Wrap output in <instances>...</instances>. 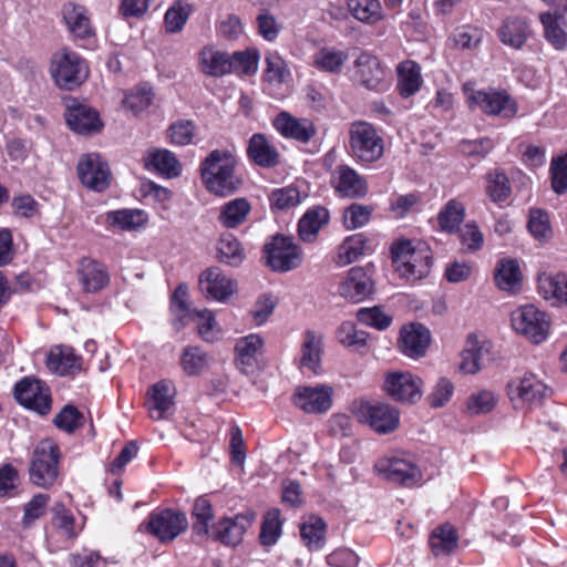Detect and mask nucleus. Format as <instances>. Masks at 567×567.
<instances>
[{"instance_id":"39448f33","label":"nucleus","mask_w":567,"mask_h":567,"mask_svg":"<svg viewBox=\"0 0 567 567\" xmlns=\"http://www.w3.org/2000/svg\"><path fill=\"white\" fill-rule=\"evenodd\" d=\"M350 154L362 163H373L384 153V142L373 125L357 121L349 128Z\"/></svg>"},{"instance_id":"f03ea898","label":"nucleus","mask_w":567,"mask_h":567,"mask_svg":"<svg viewBox=\"0 0 567 567\" xmlns=\"http://www.w3.org/2000/svg\"><path fill=\"white\" fill-rule=\"evenodd\" d=\"M236 161L229 151L214 150L200 165L206 188L218 196L233 194L240 179L235 175Z\"/></svg>"},{"instance_id":"f704fd0d","label":"nucleus","mask_w":567,"mask_h":567,"mask_svg":"<svg viewBox=\"0 0 567 567\" xmlns=\"http://www.w3.org/2000/svg\"><path fill=\"white\" fill-rule=\"evenodd\" d=\"M349 60L347 51L336 47H322L312 55V66L321 72L339 74Z\"/></svg>"},{"instance_id":"0eeeda50","label":"nucleus","mask_w":567,"mask_h":567,"mask_svg":"<svg viewBox=\"0 0 567 567\" xmlns=\"http://www.w3.org/2000/svg\"><path fill=\"white\" fill-rule=\"evenodd\" d=\"M513 329L538 344L545 341L549 332L547 315L534 305H525L515 309L511 315Z\"/></svg>"},{"instance_id":"0e129e2a","label":"nucleus","mask_w":567,"mask_h":567,"mask_svg":"<svg viewBox=\"0 0 567 567\" xmlns=\"http://www.w3.org/2000/svg\"><path fill=\"white\" fill-rule=\"evenodd\" d=\"M83 422V414L74 405H65L54 417L55 426L66 433H73Z\"/></svg>"},{"instance_id":"f8f14e48","label":"nucleus","mask_w":567,"mask_h":567,"mask_svg":"<svg viewBox=\"0 0 567 567\" xmlns=\"http://www.w3.org/2000/svg\"><path fill=\"white\" fill-rule=\"evenodd\" d=\"M187 527L186 515L173 509L152 513L146 523V530L163 543L172 542Z\"/></svg>"},{"instance_id":"6e6552de","label":"nucleus","mask_w":567,"mask_h":567,"mask_svg":"<svg viewBox=\"0 0 567 567\" xmlns=\"http://www.w3.org/2000/svg\"><path fill=\"white\" fill-rule=\"evenodd\" d=\"M61 21L64 24L73 42H82V45L91 42L96 37L90 10L75 1H65L60 9Z\"/></svg>"},{"instance_id":"58836bf2","label":"nucleus","mask_w":567,"mask_h":567,"mask_svg":"<svg viewBox=\"0 0 567 567\" xmlns=\"http://www.w3.org/2000/svg\"><path fill=\"white\" fill-rule=\"evenodd\" d=\"M529 28L524 19L511 17L498 29V38L505 45L520 49L529 37Z\"/></svg>"},{"instance_id":"a18cd8bd","label":"nucleus","mask_w":567,"mask_h":567,"mask_svg":"<svg viewBox=\"0 0 567 567\" xmlns=\"http://www.w3.org/2000/svg\"><path fill=\"white\" fill-rule=\"evenodd\" d=\"M193 4L184 0L174 1L164 14V27L167 33L175 34L182 32L186 25Z\"/></svg>"},{"instance_id":"7ed1b4c3","label":"nucleus","mask_w":567,"mask_h":567,"mask_svg":"<svg viewBox=\"0 0 567 567\" xmlns=\"http://www.w3.org/2000/svg\"><path fill=\"white\" fill-rule=\"evenodd\" d=\"M60 458V447L53 440L40 441L33 450L30 463L29 475L32 484L42 488L51 487L59 477Z\"/></svg>"},{"instance_id":"423d86ee","label":"nucleus","mask_w":567,"mask_h":567,"mask_svg":"<svg viewBox=\"0 0 567 567\" xmlns=\"http://www.w3.org/2000/svg\"><path fill=\"white\" fill-rule=\"evenodd\" d=\"M351 412L359 422L368 424L378 434L394 432L400 424V412L384 402L355 401Z\"/></svg>"},{"instance_id":"2eb2a0df","label":"nucleus","mask_w":567,"mask_h":567,"mask_svg":"<svg viewBox=\"0 0 567 567\" xmlns=\"http://www.w3.org/2000/svg\"><path fill=\"white\" fill-rule=\"evenodd\" d=\"M14 396L21 405L41 415L51 410L49 388L40 380L23 378L16 384Z\"/></svg>"},{"instance_id":"4468645a","label":"nucleus","mask_w":567,"mask_h":567,"mask_svg":"<svg viewBox=\"0 0 567 567\" xmlns=\"http://www.w3.org/2000/svg\"><path fill=\"white\" fill-rule=\"evenodd\" d=\"M384 390L395 401L414 403L422 396L423 381L409 371H392L385 375Z\"/></svg>"},{"instance_id":"4be33fe9","label":"nucleus","mask_w":567,"mask_h":567,"mask_svg":"<svg viewBox=\"0 0 567 567\" xmlns=\"http://www.w3.org/2000/svg\"><path fill=\"white\" fill-rule=\"evenodd\" d=\"M229 52L207 44L198 52V70L206 76L223 78L231 74Z\"/></svg>"},{"instance_id":"e433bc0d","label":"nucleus","mask_w":567,"mask_h":567,"mask_svg":"<svg viewBox=\"0 0 567 567\" xmlns=\"http://www.w3.org/2000/svg\"><path fill=\"white\" fill-rule=\"evenodd\" d=\"M396 72V87L401 96L410 97L421 89L423 80L421 75V66L416 62L405 60L399 63Z\"/></svg>"},{"instance_id":"a211bd4d","label":"nucleus","mask_w":567,"mask_h":567,"mask_svg":"<svg viewBox=\"0 0 567 567\" xmlns=\"http://www.w3.org/2000/svg\"><path fill=\"white\" fill-rule=\"evenodd\" d=\"M176 390L168 380L156 382L148 390L147 408L150 416L155 421L168 419L174 413Z\"/></svg>"},{"instance_id":"4d7b16f0","label":"nucleus","mask_w":567,"mask_h":567,"mask_svg":"<svg viewBox=\"0 0 567 567\" xmlns=\"http://www.w3.org/2000/svg\"><path fill=\"white\" fill-rule=\"evenodd\" d=\"M181 365L187 375H199L208 367V355L199 347H186L181 357Z\"/></svg>"},{"instance_id":"412c9836","label":"nucleus","mask_w":567,"mask_h":567,"mask_svg":"<svg viewBox=\"0 0 567 567\" xmlns=\"http://www.w3.org/2000/svg\"><path fill=\"white\" fill-rule=\"evenodd\" d=\"M339 295L352 301L360 302L373 292L371 276L362 267H353L339 285Z\"/></svg>"},{"instance_id":"052dcab7","label":"nucleus","mask_w":567,"mask_h":567,"mask_svg":"<svg viewBox=\"0 0 567 567\" xmlns=\"http://www.w3.org/2000/svg\"><path fill=\"white\" fill-rule=\"evenodd\" d=\"M281 535V520L279 509H271L266 513L261 524L260 543L264 546H272Z\"/></svg>"},{"instance_id":"72a5a7b5","label":"nucleus","mask_w":567,"mask_h":567,"mask_svg":"<svg viewBox=\"0 0 567 567\" xmlns=\"http://www.w3.org/2000/svg\"><path fill=\"white\" fill-rule=\"evenodd\" d=\"M538 292L553 306L567 305V274L539 276Z\"/></svg>"},{"instance_id":"a19ab883","label":"nucleus","mask_w":567,"mask_h":567,"mask_svg":"<svg viewBox=\"0 0 567 567\" xmlns=\"http://www.w3.org/2000/svg\"><path fill=\"white\" fill-rule=\"evenodd\" d=\"M540 22L544 27L546 40L557 50H564L567 47V32L565 30L566 19L561 14H551L549 12L540 14Z\"/></svg>"},{"instance_id":"603ef678","label":"nucleus","mask_w":567,"mask_h":567,"mask_svg":"<svg viewBox=\"0 0 567 567\" xmlns=\"http://www.w3.org/2000/svg\"><path fill=\"white\" fill-rule=\"evenodd\" d=\"M486 194L496 204L508 199L512 193L507 175L499 169H494L486 175Z\"/></svg>"},{"instance_id":"b1692460","label":"nucleus","mask_w":567,"mask_h":567,"mask_svg":"<svg viewBox=\"0 0 567 567\" xmlns=\"http://www.w3.org/2000/svg\"><path fill=\"white\" fill-rule=\"evenodd\" d=\"M430 342V330L421 323H412L403 327L401 330L400 349L410 358L424 355Z\"/></svg>"},{"instance_id":"37998d69","label":"nucleus","mask_w":567,"mask_h":567,"mask_svg":"<svg viewBox=\"0 0 567 567\" xmlns=\"http://www.w3.org/2000/svg\"><path fill=\"white\" fill-rule=\"evenodd\" d=\"M458 537L456 529L444 524L433 529L430 536V547L435 556L450 555L457 547Z\"/></svg>"},{"instance_id":"1a4fd4ad","label":"nucleus","mask_w":567,"mask_h":567,"mask_svg":"<svg viewBox=\"0 0 567 567\" xmlns=\"http://www.w3.org/2000/svg\"><path fill=\"white\" fill-rule=\"evenodd\" d=\"M375 472L385 480L403 485H413L422 477L419 466L406 454L384 456L377 461Z\"/></svg>"},{"instance_id":"338daca9","label":"nucleus","mask_w":567,"mask_h":567,"mask_svg":"<svg viewBox=\"0 0 567 567\" xmlns=\"http://www.w3.org/2000/svg\"><path fill=\"white\" fill-rule=\"evenodd\" d=\"M372 208L369 206L352 204L343 213V224L347 229H357L370 220Z\"/></svg>"},{"instance_id":"6ab92c4d","label":"nucleus","mask_w":567,"mask_h":567,"mask_svg":"<svg viewBox=\"0 0 567 567\" xmlns=\"http://www.w3.org/2000/svg\"><path fill=\"white\" fill-rule=\"evenodd\" d=\"M202 293L216 301H225L236 292V282L227 277L219 268L212 267L202 272L199 277Z\"/></svg>"},{"instance_id":"79ce46f5","label":"nucleus","mask_w":567,"mask_h":567,"mask_svg":"<svg viewBox=\"0 0 567 567\" xmlns=\"http://www.w3.org/2000/svg\"><path fill=\"white\" fill-rule=\"evenodd\" d=\"M250 209L246 198L231 199L220 207L218 221L226 228H236L246 220Z\"/></svg>"},{"instance_id":"c9c22d12","label":"nucleus","mask_w":567,"mask_h":567,"mask_svg":"<svg viewBox=\"0 0 567 567\" xmlns=\"http://www.w3.org/2000/svg\"><path fill=\"white\" fill-rule=\"evenodd\" d=\"M522 271L515 259H501L494 270L496 286L507 292H517L522 286Z\"/></svg>"},{"instance_id":"8fccbe9b","label":"nucleus","mask_w":567,"mask_h":567,"mask_svg":"<svg viewBox=\"0 0 567 567\" xmlns=\"http://www.w3.org/2000/svg\"><path fill=\"white\" fill-rule=\"evenodd\" d=\"M265 63L264 79L269 84L279 85L290 80L291 72L286 61L277 52H269L265 56Z\"/></svg>"},{"instance_id":"680f3d73","label":"nucleus","mask_w":567,"mask_h":567,"mask_svg":"<svg viewBox=\"0 0 567 567\" xmlns=\"http://www.w3.org/2000/svg\"><path fill=\"white\" fill-rule=\"evenodd\" d=\"M483 31L472 27H461L450 37L453 45L462 50L476 49L482 42Z\"/></svg>"},{"instance_id":"393cba45","label":"nucleus","mask_w":567,"mask_h":567,"mask_svg":"<svg viewBox=\"0 0 567 567\" xmlns=\"http://www.w3.org/2000/svg\"><path fill=\"white\" fill-rule=\"evenodd\" d=\"M276 130L285 137L308 143L316 134L313 123L306 118H296L287 112H281L274 121Z\"/></svg>"},{"instance_id":"774afa93","label":"nucleus","mask_w":567,"mask_h":567,"mask_svg":"<svg viewBox=\"0 0 567 567\" xmlns=\"http://www.w3.org/2000/svg\"><path fill=\"white\" fill-rule=\"evenodd\" d=\"M529 233L538 240L547 239L551 233L548 215L542 209H532L528 220Z\"/></svg>"},{"instance_id":"bb28decb","label":"nucleus","mask_w":567,"mask_h":567,"mask_svg":"<svg viewBox=\"0 0 567 567\" xmlns=\"http://www.w3.org/2000/svg\"><path fill=\"white\" fill-rule=\"evenodd\" d=\"M143 161L148 171H154L166 178L178 177L182 173V164L168 150L151 148L145 152Z\"/></svg>"},{"instance_id":"aec40b11","label":"nucleus","mask_w":567,"mask_h":567,"mask_svg":"<svg viewBox=\"0 0 567 567\" xmlns=\"http://www.w3.org/2000/svg\"><path fill=\"white\" fill-rule=\"evenodd\" d=\"M331 185L342 197L361 198L368 193L365 179L348 165H338L334 168Z\"/></svg>"},{"instance_id":"2f4dec72","label":"nucleus","mask_w":567,"mask_h":567,"mask_svg":"<svg viewBox=\"0 0 567 567\" xmlns=\"http://www.w3.org/2000/svg\"><path fill=\"white\" fill-rule=\"evenodd\" d=\"M463 92L468 104L476 106H514L511 95L504 89H489L476 91L474 83L463 85Z\"/></svg>"},{"instance_id":"09e8293b","label":"nucleus","mask_w":567,"mask_h":567,"mask_svg":"<svg viewBox=\"0 0 567 567\" xmlns=\"http://www.w3.org/2000/svg\"><path fill=\"white\" fill-rule=\"evenodd\" d=\"M487 350L480 344L474 336H470L466 341V348L462 352L460 369L466 374H474L481 370L482 360Z\"/></svg>"},{"instance_id":"5701e85b","label":"nucleus","mask_w":567,"mask_h":567,"mask_svg":"<svg viewBox=\"0 0 567 567\" xmlns=\"http://www.w3.org/2000/svg\"><path fill=\"white\" fill-rule=\"evenodd\" d=\"M254 515L239 514L220 519L214 528V538L227 546L238 545L246 530L252 525Z\"/></svg>"},{"instance_id":"4c0bfd02","label":"nucleus","mask_w":567,"mask_h":567,"mask_svg":"<svg viewBox=\"0 0 567 567\" xmlns=\"http://www.w3.org/2000/svg\"><path fill=\"white\" fill-rule=\"evenodd\" d=\"M329 212L323 206L308 209L298 223V233L303 241H313L320 229L329 221Z\"/></svg>"},{"instance_id":"20e7f679","label":"nucleus","mask_w":567,"mask_h":567,"mask_svg":"<svg viewBox=\"0 0 567 567\" xmlns=\"http://www.w3.org/2000/svg\"><path fill=\"white\" fill-rule=\"evenodd\" d=\"M89 73L86 61L66 48L52 58L51 75L60 89L72 91L79 87L86 81Z\"/></svg>"},{"instance_id":"f3484780","label":"nucleus","mask_w":567,"mask_h":567,"mask_svg":"<svg viewBox=\"0 0 567 567\" xmlns=\"http://www.w3.org/2000/svg\"><path fill=\"white\" fill-rule=\"evenodd\" d=\"M355 79L372 91H383L386 89L385 71L377 56L362 52L354 61Z\"/></svg>"},{"instance_id":"7c9ffc66","label":"nucleus","mask_w":567,"mask_h":567,"mask_svg":"<svg viewBox=\"0 0 567 567\" xmlns=\"http://www.w3.org/2000/svg\"><path fill=\"white\" fill-rule=\"evenodd\" d=\"M322 334L307 330L301 344L300 368L318 375L321 373Z\"/></svg>"},{"instance_id":"473e14b6","label":"nucleus","mask_w":567,"mask_h":567,"mask_svg":"<svg viewBox=\"0 0 567 567\" xmlns=\"http://www.w3.org/2000/svg\"><path fill=\"white\" fill-rule=\"evenodd\" d=\"M264 340L259 334L251 333L240 338L235 346L236 365L245 373L252 368L261 354Z\"/></svg>"},{"instance_id":"a878e982","label":"nucleus","mask_w":567,"mask_h":567,"mask_svg":"<svg viewBox=\"0 0 567 567\" xmlns=\"http://www.w3.org/2000/svg\"><path fill=\"white\" fill-rule=\"evenodd\" d=\"M373 251L372 241L363 234L358 233L348 236L338 247L334 261L338 266L344 267L364 255Z\"/></svg>"},{"instance_id":"ddd939ff","label":"nucleus","mask_w":567,"mask_h":567,"mask_svg":"<svg viewBox=\"0 0 567 567\" xmlns=\"http://www.w3.org/2000/svg\"><path fill=\"white\" fill-rule=\"evenodd\" d=\"M547 391L546 384L534 373H525L507 383V395L514 404L538 405Z\"/></svg>"},{"instance_id":"e2e57ef3","label":"nucleus","mask_w":567,"mask_h":567,"mask_svg":"<svg viewBox=\"0 0 567 567\" xmlns=\"http://www.w3.org/2000/svg\"><path fill=\"white\" fill-rule=\"evenodd\" d=\"M551 187L558 195L567 193V152L550 162Z\"/></svg>"},{"instance_id":"c85d7f7f","label":"nucleus","mask_w":567,"mask_h":567,"mask_svg":"<svg viewBox=\"0 0 567 567\" xmlns=\"http://www.w3.org/2000/svg\"><path fill=\"white\" fill-rule=\"evenodd\" d=\"M248 158L256 165L272 168L279 164V152L261 133H255L248 141Z\"/></svg>"},{"instance_id":"69168bd1","label":"nucleus","mask_w":567,"mask_h":567,"mask_svg":"<svg viewBox=\"0 0 567 567\" xmlns=\"http://www.w3.org/2000/svg\"><path fill=\"white\" fill-rule=\"evenodd\" d=\"M154 99L153 87L148 83H141L124 94L123 106H150Z\"/></svg>"},{"instance_id":"c03bdc74","label":"nucleus","mask_w":567,"mask_h":567,"mask_svg":"<svg viewBox=\"0 0 567 567\" xmlns=\"http://www.w3.org/2000/svg\"><path fill=\"white\" fill-rule=\"evenodd\" d=\"M107 223L121 230H135L147 221V214L142 209H118L106 214Z\"/></svg>"},{"instance_id":"c756f323","label":"nucleus","mask_w":567,"mask_h":567,"mask_svg":"<svg viewBox=\"0 0 567 567\" xmlns=\"http://www.w3.org/2000/svg\"><path fill=\"white\" fill-rule=\"evenodd\" d=\"M78 278L83 290L89 293L103 289L110 282V277L104 266L90 258H83L80 261Z\"/></svg>"},{"instance_id":"49530a36","label":"nucleus","mask_w":567,"mask_h":567,"mask_svg":"<svg viewBox=\"0 0 567 567\" xmlns=\"http://www.w3.org/2000/svg\"><path fill=\"white\" fill-rule=\"evenodd\" d=\"M326 523L318 516H311L300 526V535L305 545L310 550H319L323 547L326 538Z\"/></svg>"},{"instance_id":"13d9d810","label":"nucleus","mask_w":567,"mask_h":567,"mask_svg":"<svg viewBox=\"0 0 567 567\" xmlns=\"http://www.w3.org/2000/svg\"><path fill=\"white\" fill-rule=\"evenodd\" d=\"M270 207L277 210H287L302 202V194L298 187L289 185L274 189L269 195Z\"/></svg>"},{"instance_id":"864d4df0","label":"nucleus","mask_w":567,"mask_h":567,"mask_svg":"<svg viewBox=\"0 0 567 567\" xmlns=\"http://www.w3.org/2000/svg\"><path fill=\"white\" fill-rule=\"evenodd\" d=\"M499 400L498 393L489 389H480L471 393L466 401V411L471 415L486 414L494 410Z\"/></svg>"},{"instance_id":"dca6fc26","label":"nucleus","mask_w":567,"mask_h":567,"mask_svg":"<svg viewBox=\"0 0 567 567\" xmlns=\"http://www.w3.org/2000/svg\"><path fill=\"white\" fill-rule=\"evenodd\" d=\"M333 389L327 384L299 386L293 395V403L306 413H323L332 405Z\"/></svg>"},{"instance_id":"9b49d317","label":"nucleus","mask_w":567,"mask_h":567,"mask_svg":"<svg viewBox=\"0 0 567 567\" xmlns=\"http://www.w3.org/2000/svg\"><path fill=\"white\" fill-rule=\"evenodd\" d=\"M268 266L280 272H286L299 267L302 254L291 237L277 235L271 243L265 246Z\"/></svg>"},{"instance_id":"ea45409f","label":"nucleus","mask_w":567,"mask_h":567,"mask_svg":"<svg viewBox=\"0 0 567 567\" xmlns=\"http://www.w3.org/2000/svg\"><path fill=\"white\" fill-rule=\"evenodd\" d=\"M47 365L52 372L65 375L80 368V358L75 355L72 348L56 346L49 352Z\"/></svg>"},{"instance_id":"5fc2aeb1","label":"nucleus","mask_w":567,"mask_h":567,"mask_svg":"<svg viewBox=\"0 0 567 567\" xmlns=\"http://www.w3.org/2000/svg\"><path fill=\"white\" fill-rule=\"evenodd\" d=\"M352 16L364 23H377L382 19V8L379 0H347Z\"/></svg>"},{"instance_id":"3c124183","label":"nucleus","mask_w":567,"mask_h":567,"mask_svg":"<svg viewBox=\"0 0 567 567\" xmlns=\"http://www.w3.org/2000/svg\"><path fill=\"white\" fill-rule=\"evenodd\" d=\"M218 258L229 266H239L244 258V249L239 240L231 234H223L217 243Z\"/></svg>"},{"instance_id":"cd10ccee","label":"nucleus","mask_w":567,"mask_h":567,"mask_svg":"<svg viewBox=\"0 0 567 567\" xmlns=\"http://www.w3.org/2000/svg\"><path fill=\"white\" fill-rule=\"evenodd\" d=\"M64 118L70 130L81 135L99 133L104 126L96 109H66Z\"/></svg>"},{"instance_id":"bf43d9fd","label":"nucleus","mask_w":567,"mask_h":567,"mask_svg":"<svg viewBox=\"0 0 567 567\" xmlns=\"http://www.w3.org/2000/svg\"><path fill=\"white\" fill-rule=\"evenodd\" d=\"M193 530L197 535H207L209 533V524L214 518L213 506L206 497H198L193 507Z\"/></svg>"},{"instance_id":"f257e3e1","label":"nucleus","mask_w":567,"mask_h":567,"mask_svg":"<svg viewBox=\"0 0 567 567\" xmlns=\"http://www.w3.org/2000/svg\"><path fill=\"white\" fill-rule=\"evenodd\" d=\"M391 255L395 272L409 282H416L430 274L432 255L424 243L396 240L391 246Z\"/></svg>"},{"instance_id":"de8ad7c7","label":"nucleus","mask_w":567,"mask_h":567,"mask_svg":"<svg viewBox=\"0 0 567 567\" xmlns=\"http://www.w3.org/2000/svg\"><path fill=\"white\" fill-rule=\"evenodd\" d=\"M231 66V73H236L239 76H251L258 71L259 52L255 48H248L243 51H235L229 53Z\"/></svg>"},{"instance_id":"9d476101","label":"nucleus","mask_w":567,"mask_h":567,"mask_svg":"<svg viewBox=\"0 0 567 567\" xmlns=\"http://www.w3.org/2000/svg\"><path fill=\"white\" fill-rule=\"evenodd\" d=\"M76 173L81 183L91 190L104 192L111 185L110 165L99 153L81 155Z\"/></svg>"},{"instance_id":"6e6d98bb","label":"nucleus","mask_w":567,"mask_h":567,"mask_svg":"<svg viewBox=\"0 0 567 567\" xmlns=\"http://www.w3.org/2000/svg\"><path fill=\"white\" fill-rule=\"evenodd\" d=\"M465 216L464 205L456 200H449L437 215V221L442 230L453 233L458 228Z\"/></svg>"}]
</instances>
